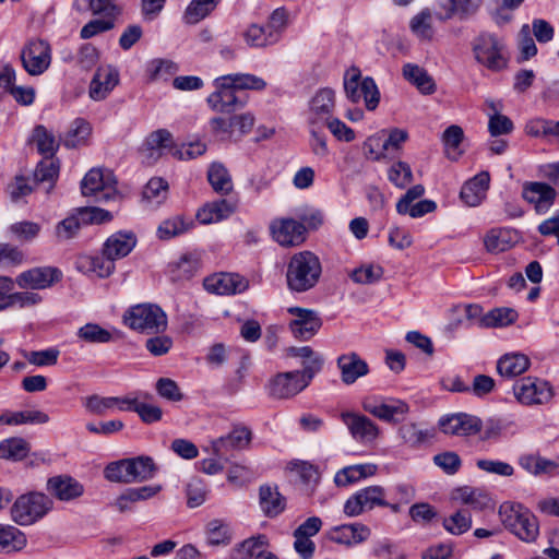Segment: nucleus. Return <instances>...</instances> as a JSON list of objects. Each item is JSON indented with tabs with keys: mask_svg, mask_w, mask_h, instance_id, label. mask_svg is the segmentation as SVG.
Wrapping results in <instances>:
<instances>
[{
	"mask_svg": "<svg viewBox=\"0 0 559 559\" xmlns=\"http://www.w3.org/2000/svg\"><path fill=\"white\" fill-rule=\"evenodd\" d=\"M321 273V262L314 253L310 251L295 253L287 265V286L292 292H307L317 285Z\"/></svg>",
	"mask_w": 559,
	"mask_h": 559,
	"instance_id": "nucleus-1",
	"label": "nucleus"
},
{
	"mask_svg": "<svg viewBox=\"0 0 559 559\" xmlns=\"http://www.w3.org/2000/svg\"><path fill=\"white\" fill-rule=\"evenodd\" d=\"M504 527L525 543H533L539 535V523L535 514L521 503L506 501L499 508Z\"/></svg>",
	"mask_w": 559,
	"mask_h": 559,
	"instance_id": "nucleus-2",
	"label": "nucleus"
},
{
	"mask_svg": "<svg viewBox=\"0 0 559 559\" xmlns=\"http://www.w3.org/2000/svg\"><path fill=\"white\" fill-rule=\"evenodd\" d=\"M475 60L490 71H501L507 68L508 53L503 38L483 32L472 44Z\"/></svg>",
	"mask_w": 559,
	"mask_h": 559,
	"instance_id": "nucleus-3",
	"label": "nucleus"
},
{
	"mask_svg": "<svg viewBox=\"0 0 559 559\" xmlns=\"http://www.w3.org/2000/svg\"><path fill=\"white\" fill-rule=\"evenodd\" d=\"M123 322L132 330L157 334L167 328V316L156 305L142 304L131 307L123 316Z\"/></svg>",
	"mask_w": 559,
	"mask_h": 559,
	"instance_id": "nucleus-4",
	"label": "nucleus"
},
{
	"mask_svg": "<svg viewBox=\"0 0 559 559\" xmlns=\"http://www.w3.org/2000/svg\"><path fill=\"white\" fill-rule=\"evenodd\" d=\"M52 500L40 492L20 496L11 508V518L19 525H32L43 519L51 509Z\"/></svg>",
	"mask_w": 559,
	"mask_h": 559,
	"instance_id": "nucleus-5",
	"label": "nucleus"
},
{
	"mask_svg": "<svg viewBox=\"0 0 559 559\" xmlns=\"http://www.w3.org/2000/svg\"><path fill=\"white\" fill-rule=\"evenodd\" d=\"M81 193L94 198L95 202H107L118 197L117 179L114 173L106 168H92L81 181Z\"/></svg>",
	"mask_w": 559,
	"mask_h": 559,
	"instance_id": "nucleus-6",
	"label": "nucleus"
},
{
	"mask_svg": "<svg viewBox=\"0 0 559 559\" xmlns=\"http://www.w3.org/2000/svg\"><path fill=\"white\" fill-rule=\"evenodd\" d=\"M344 90L346 97L352 103H359L361 99L368 110H374L380 102V92L374 80L370 76L361 79L359 69L350 68L344 75Z\"/></svg>",
	"mask_w": 559,
	"mask_h": 559,
	"instance_id": "nucleus-7",
	"label": "nucleus"
},
{
	"mask_svg": "<svg viewBox=\"0 0 559 559\" xmlns=\"http://www.w3.org/2000/svg\"><path fill=\"white\" fill-rule=\"evenodd\" d=\"M513 393L516 401L525 406L548 404L555 395L552 385L536 377H524L516 381Z\"/></svg>",
	"mask_w": 559,
	"mask_h": 559,
	"instance_id": "nucleus-8",
	"label": "nucleus"
},
{
	"mask_svg": "<svg viewBox=\"0 0 559 559\" xmlns=\"http://www.w3.org/2000/svg\"><path fill=\"white\" fill-rule=\"evenodd\" d=\"M51 59L49 43L40 38L29 39L21 51L22 66L33 76L46 72L51 64Z\"/></svg>",
	"mask_w": 559,
	"mask_h": 559,
	"instance_id": "nucleus-9",
	"label": "nucleus"
},
{
	"mask_svg": "<svg viewBox=\"0 0 559 559\" xmlns=\"http://www.w3.org/2000/svg\"><path fill=\"white\" fill-rule=\"evenodd\" d=\"M361 406L365 412L388 423H397L409 412L406 402L395 399L369 396L362 400Z\"/></svg>",
	"mask_w": 559,
	"mask_h": 559,
	"instance_id": "nucleus-10",
	"label": "nucleus"
},
{
	"mask_svg": "<svg viewBox=\"0 0 559 559\" xmlns=\"http://www.w3.org/2000/svg\"><path fill=\"white\" fill-rule=\"evenodd\" d=\"M381 486H369L356 491L344 503L343 511L349 518L358 516L376 507L389 506Z\"/></svg>",
	"mask_w": 559,
	"mask_h": 559,
	"instance_id": "nucleus-11",
	"label": "nucleus"
},
{
	"mask_svg": "<svg viewBox=\"0 0 559 559\" xmlns=\"http://www.w3.org/2000/svg\"><path fill=\"white\" fill-rule=\"evenodd\" d=\"M306 388V382L298 370L278 372L270 378L265 386L269 396L275 400L292 399Z\"/></svg>",
	"mask_w": 559,
	"mask_h": 559,
	"instance_id": "nucleus-12",
	"label": "nucleus"
},
{
	"mask_svg": "<svg viewBox=\"0 0 559 559\" xmlns=\"http://www.w3.org/2000/svg\"><path fill=\"white\" fill-rule=\"evenodd\" d=\"M215 91L209 95V106L217 112H233L242 108L247 99L237 95L236 88L228 82L222 81V76L214 80Z\"/></svg>",
	"mask_w": 559,
	"mask_h": 559,
	"instance_id": "nucleus-13",
	"label": "nucleus"
},
{
	"mask_svg": "<svg viewBox=\"0 0 559 559\" xmlns=\"http://www.w3.org/2000/svg\"><path fill=\"white\" fill-rule=\"evenodd\" d=\"M341 420L347 427L353 439L359 443H373L380 435L379 426L365 415L343 412L341 413Z\"/></svg>",
	"mask_w": 559,
	"mask_h": 559,
	"instance_id": "nucleus-14",
	"label": "nucleus"
},
{
	"mask_svg": "<svg viewBox=\"0 0 559 559\" xmlns=\"http://www.w3.org/2000/svg\"><path fill=\"white\" fill-rule=\"evenodd\" d=\"M62 272L55 266H37L20 273L15 283L23 289H46L60 282Z\"/></svg>",
	"mask_w": 559,
	"mask_h": 559,
	"instance_id": "nucleus-15",
	"label": "nucleus"
},
{
	"mask_svg": "<svg viewBox=\"0 0 559 559\" xmlns=\"http://www.w3.org/2000/svg\"><path fill=\"white\" fill-rule=\"evenodd\" d=\"M557 191L542 181H526L522 188L523 199L532 204L538 214H545L555 203Z\"/></svg>",
	"mask_w": 559,
	"mask_h": 559,
	"instance_id": "nucleus-16",
	"label": "nucleus"
},
{
	"mask_svg": "<svg viewBox=\"0 0 559 559\" xmlns=\"http://www.w3.org/2000/svg\"><path fill=\"white\" fill-rule=\"evenodd\" d=\"M274 240L283 247H296L306 240V227L293 218L275 219L271 223Z\"/></svg>",
	"mask_w": 559,
	"mask_h": 559,
	"instance_id": "nucleus-17",
	"label": "nucleus"
},
{
	"mask_svg": "<svg viewBox=\"0 0 559 559\" xmlns=\"http://www.w3.org/2000/svg\"><path fill=\"white\" fill-rule=\"evenodd\" d=\"M288 312L295 317L289 324L290 331L299 340H310L322 325L321 319L313 310L294 307L289 308Z\"/></svg>",
	"mask_w": 559,
	"mask_h": 559,
	"instance_id": "nucleus-18",
	"label": "nucleus"
},
{
	"mask_svg": "<svg viewBox=\"0 0 559 559\" xmlns=\"http://www.w3.org/2000/svg\"><path fill=\"white\" fill-rule=\"evenodd\" d=\"M252 439L251 430L245 426H236L224 437H219L211 442L212 450L217 459L227 460L230 451L242 450L249 445Z\"/></svg>",
	"mask_w": 559,
	"mask_h": 559,
	"instance_id": "nucleus-19",
	"label": "nucleus"
},
{
	"mask_svg": "<svg viewBox=\"0 0 559 559\" xmlns=\"http://www.w3.org/2000/svg\"><path fill=\"white\" fill-rule=\"evenodd\" d=\"M439 427L445 435L466 437L480 431L481 420L473 415L457 413L441 417Z\"/></svg>",
	"mask_w": 559,
	"mask_h": 559,
	"instance_id": "nucleus-20",
	"label": "nucleus"
},
{
	"mask_svg": "<svg viewBox=\"0 0 559 559\" xmlns=\"http://www.w3.org/2000/svg\"><path fill=\"white\" fill-rule=\"evenodd\" d=\"M335 107V92L332 88H320L311 98L308 123L325 126V121L332 118Z\"/></svg>",
	"mask_w": 559,
	"mask_h": 559,
	"instance_id": "nucleus-21",
	"label": "nucleus"
},
{
	"mask_svg": "<svg viewBox=\"0 0 559 559\" xmlns=\"http://www.w3.org/2000/svg\"><path fill=\"white\" fill-rule=\"evenodd\" d=\"M204 288L217 295H233L245 292L248 282L242 276L234 273H219L204 280Z\"/></svg>",
	"mask_w": 559,
	"mask_h": 559,
	"instance_id": "nucleus-22",
	"label": "nucleus"
},
{
	"mask_svg": "<svg viewBox=\"0 0 559 559\" xmlns=\"http://www.w3.org/2000/svg\"><path fill=\"white\" fill-rule=\"evenodd\" d=\"M370 535V528L362 523L334 526L326 533L329 540L347 547L364 543Z\"/></svg>",
	"mask_w": 559,
	"mask_h": 559,
	"instance_id": "nucleus-23",
	"label": "nucleus"
},
{
	"mask_svg": "<svg viewBox=\"0 0 559 559\" xmlns=\"http://www.w3.org/2000/svg\"><path fill=\"white\" fill-rule=\"evenodd\" d=\"M119 83V71L112 66L99 67L90 85V96L103 100Z\"/></svg>",
	"mask_w": 559,
	"mask_h": 559,
	"instance_id": "nucleus-24",
	"label": "nucleus"
},
{
	"mask_svg": "<svg viewBox=\"0 0 559 559\" xmlns=\"http://www.w3.org/2000/svg\"><path fill=\"white\" fill-rule=\"evenodd\" d=\"M341 380L349 385L369 373V366L357 353L343 354L337 358Z\"/></svg>",
	"mask_w": 559,
	"mask_h": 559,
	"instance_id": "nucleus-25",
	"label": "nucleus"
},
{
	"mask_svg": "<svg viewBox=\"0 0 559 559\" xmlns=\"http://www.w3.org/2000/svg\"><path fill=\"white\" fill-rule=\"evenodd\" d=\"M237 203L227 199H218L209 203H205L197 212V219L201 224H213L228 218L235 213Z\"/></svg>",
	"mask_w": 559,
	"mask_h": 559,
	"instance_id": "nucleus-26",
	"label": "nucleus"
},
{
	"mask_svg": "<svg viewBox=\"0 0 559 559\" xmlns=\"http://www.w3.org/2000/svg\"><path fill=\"white\" fill-rule=\"evenodd\" d=\"M490 176L481 171L466 181L460 192L462 201L468 206H477L484 200L489 188Z\"/></svg>",
	"mask_w": 559,
	"mask_h": 559,
	"instance_id": "nucleus-27",
	"label": "nucleus"
},
{
	"mask_svg": "<svg viewBox=\"0 0 559 559\" xmlns=\"http://www.w3.org/2000/svg\"><path fill=\"white\" fill-rule=\"evenodd\" d=\"M47 490L61 501L75 499L83 493V486L74 478L66 475L55 476L48 479Z\"/></svg>",
	"mask_w": 559,
	"mask_h": 559,
	"instance_id": "nucleus-28",
	"label": "nucleus"
},
{
	"mask_svg": "<svg viewBox=\"0 0 559 559\" xmlns=\"http://www.w3.org/2000/svg\"><path fill=\"white\" fill-rule=\"evenodd\" d=\"M136 245V237L131 231H118L105 242L103 252L110 259H121L128 255Z\"/></svg>",
	"mask_w": 559,
	"mask_h": 559,
	"instance_id": "nucleus-29",
	"label": "nucleus"
},
{
	"mask_svg": "<svg viewBox=\"0 0 559 559\" xmlns=\"http://www.w3.org/2000/svg\"><path fill=\"white\" fill-rule=\"evenodd\" d=\"M403 78L424 95H431L437 86L433 78L426 69L415 63H405L402 69Z\"/></svg>",
	"mask_w": 559,
	"mask_h": 559,
	"instance_id": "nucleus-30",
	"label": "nucleus"
},
{
	"mask_svg": "<svg viewBox=\"0 0 559 559\" xmlns=\"http://www.w3.org/2000/svg\"><path fill=\"white\" fill-rule=\"evenodd\" d=\"M259 502L263 513L269 518L277 516L286 508V499L281 495L276 486H261L259 489Z\"/></svg>",
	"mask_w": 559,
	"mask_h": 559,
	"instance_id": "nucleus-31",
	"label": "nucleus"
},
{
	"mask_svg": "<svg viewBox=\"0 0 559 559\" xmlns=\"http://www.w3.org/2000/svg\"><path fill=\"white\" fill-rule=\"evenodd\" d=\"M452 499L471 506L475 510H484L491 506V498L487 491L469 486L459 487L452 491Z\"/></svg>",
	"mask_w": 559,
	"mask_h": 559,
	"instance_id": "nucleus-32",
	"label": "nucleus"
},
{
	"mask_svg": "<svg viewBox=\"0 0 559 559\" xmlns=\"http://www.w3.org/2000/svg\"><path fill=\"white\" fill-rule=\"evenodd\" d=\"M531 362L527 356L519 353L503 355L497 362V371L501 377L514 378L524 373Z\"/></svg>",
	"mask_w": 559,
	"mask_h": 559,
	"instance_id": "nucleus-33",
	"label": "nucleus"
},
{
	"mask_svg": "<svg viewBox=\"0 0 559 559\" xmlns=\"http://www.w3.org/2000/svg\"><path fill=\"white\" fill-rule=\"evenodd\" d=\"M377 472L374 464H356L340 469L334 476V483L337 487H346L357 483L360 479L373 476Z\"/></svg>",
	"mask_w": 559,
	"mask_h": 559,
	"instance_id": "nucleus-34",
	"label": "nucleus"
},
{
	"mask_svg": "<svg viewBox=\"0 0 559 559\" xmlns=\"http://www.w3.org/2000/svg\"><path fill=\"white\" fill-rule=\"evenodd\" d=\"M519 464L523 469L535 476L559 474V464L556 461L537 454L522 455L519 459Z\"/></svg>",
	"mask_w": 559,
	"mask_h": 559,
	"instance_id": "nucleus-35",
	"label": "nucleus"
},
{
	"mask_svg": "<svg viewBox=\"0 0 559 559\" xmlns=\"http://www.w3.org/2000/svg\"><path fill=\"white\" fill-rule=\"evenodd\" d=\"M207 180L213 190L221 195H227L234 190L231 176L222 163L215 162L210 165Z\"/></svg>",
	"mask_w": 559,
	"mask_h": 559,
	"instance_id": "nucleus-36",
	"label": "nucleus"
},
{
	"mask_svg": "<svg viewBox=\"0 0 559 559\" xmlns=\"http://www.w3.org/2000/svg\"><path fill=\"white\" fill-rule=\"evenodd\" d=\"M200 266L199 259L192 253H186L178 261L168 264V274L173 282L191 278Z\"/></svg>",
	"mask_w": 559,
	"mask_h": 559,
	"instance_id": "nucleus-37",
	"label": "nucleus"
},
{
	"mask_svg": "<svg viewBox=\"0 0 559 559\" xmlns=\"http://www.w3.org/2000/svg\"><path fill=\"white\" fill-rule=\"evenodd\" d=\"M397 433L402 442L411 448H419L435 436L432 430L421 429L415 423L401 425Z\"/></svg>",
	"mask_w": 559,
	"mask_h": 559,
	"instance_id": "nucleus-38",
	"label": "nucleus"
},
{
	"mask_svg": "<svg viewBox=\"0 0 559 559\" xmlns=\"http://www.w3.org/2000/svg\"><path fill=\"white\" fill-rule=\"evenodd\" d=\"M516 241V234L510 229H491L485 237V247L489 252L508 250Z\"/></svg>",
	"mask_w": 559,
	"mask_h": 559,
	"instance_id": "nucleus-39",
	"label": "nucleus"
},
{
	"mask_svg": "<svg viewBox=\"0 0 559 559\" xmlns=\"http://www.w3.org/2000/svg\"><path fill=\"white\" fill-rule=\"evenodd\" d=\"M26 536L17 527L0 524V551H19L26 546Z\"/></svg>",
	"mask_w": 559,
	"mask_h": 559,
	"instance_id": "nucleus-40",
	"label": "nucleus"
},
{
	"mask_svg": "<svg viewBox=\"0 0 559 559\" xmlns=\"http://www.w3.org/2000/svg\"><path fill=\"white\" fill-rule=\"evenodd\" d=\"M171 133L165 129H159L152 132L145 141V151H147L148 158H158L164 150L175 148L173 145Z\"/></svg>",
	"mask_w": 559,
	"mask_h": 559,
	"instance_id": "nucleus-41",
	"label": "nucleus"
},
{
	"mask_svg": "<svg viewBox=\"0 0 559 559\" xmlns=\"http://www.w3.org/2000/svg\"><path fill=\"white\" fill-rule=\"evenodd\" d=\"M193 226L192 221H186L183 216L177 215L163 221L157 228V236L160 240H168L185 234Z\"/></svg>",
	"mask_w": 559,
	"mask_h": 559,
	"instance_id": "nucleus-42",
	"label": "nucleus"
},
{
	"mask_svg": "<svg viewBox=\"0 0 559 559\" xmlns=\"http://www.w3.org/2000/svg\"><path fill=\"white\" fill-rule=\"evenodd\" d=\"M222 0H192L185 11L187 24H197L210 15Z\"/></svg>",
	"mask_w": 559,
	"mask_h": 559,
	"instance_id": "nucleus-43",
	"label": "nucleus"
},
{
	"mask_svg": "<svg viewBox=\"0 0 559 559\" xmlns=\"http://www.w3.org/2000/svg\"><path fill=\"white\" fill-rule=\"evenodd\" d=\"M32 141L36 144L38 152L46 157H52L59 147V142L52 132L41 124L34 128Z\"/></svg>",
	"mask_w": 559,
	"mask_h": 559,
	"instance_id": "nucleus-44",
	"label": "nucleus"
},
{
	"mask_svg": "<svg viewBox=\"0 0 559 559\" xmlns=\"http://www.w3.org/2000/svg\"><path fill=\"white\" fill-rule=\"evenodd\" d=\"M518 312L512 308L501 307L490 310L480 318V326L497 328L512 324L518 319Z\"/></svg>",
	"mask_w": 559,
	"mask_h": 559,
	"instance_id": "nucleus-45",
	"label": "nucleus"
},
{
	"mask_svg": "<svg viewBox=\"0 0 559 559\" xmlns=\"http://www.w3.org/2000/svg\"><path fill=\"white\" fill-rule=\"evenodd\" d=\"M222 81H228L236 88V91H262L266 86V82L262 78L249 73H234L223 75Z\"/></svg>",
	"mask_w": 559,
	"mask_h": 559,
	"instance_id": "nucleus-46",
	"label": "nucleus"
},
{
	"mask_svg": "<svg viewBox=\"0 0 559 559\" xmlns=\"http://www.w3.org/2000/svg\"><path fill=\"white\" fill-rule=\"evenodd\" d=\"M29 452V444L22 438H10L0 443V459L20 461Z\"/></svg>",
	"mask_w": 559,
	"mask_h": 559,
	"instance_id": "nucleus-47",
	"label": "nucleus"
},
{
	"mask_svg": "<svg viewBox=\"0 0 559 559\" xmlns=\"http://www.w3.org/2000/svg\"><path fill=\"white\" fill-rule=\"evenodd\" d=\"M130 464L133 483L148 480L153 478L156 473V465L150 456L142 455L130 459Z\"/></svg>",
	"mask_w": 559,
	"mask_h": 559,
	"instance_id": "nucleus-48",
	"label": "nucleus"
},
{
	"mask_svg": "<svg viewBox=\"0 0 559 559\" xmlns=\"http://www.w3.org/2000/svg\"><path fill=\"white\" fill-rule=\"evenodd\" d=\"M267 546V538L265 535L259 534L251 536L240 543L236 548L237 555L240 559H248L257 557L259 554H266L265 547Z\"/></svg>",
	"mask_w": 559,
	"mask_h": 559,
	"instance_id": "nucleus-49",
	"label": "nucleus"
},
{
	"mask_svg": "<svg viewBox=\"0 0 559 559\" xmlns=\"http://www.w3.org/2000/svg\"><path fill=\"white\" fill-rule=\"evenodd\" d=\"M105 478L109 481L131 484L133 483V478H131V464L130 459H123L117 462L109 463L105 471Z\"/></svg>",
	"mask_w": 559,
	"mask_h": 559,
	"instance_id": "nucleus-50",
	"label": "nucleus"
},
{
	"mask_svg": "<svg viewBox=\"0 0 559 559\" xmlns=\"http://www.w3.org/2000/svg\"><path fill=\"white\" fill-rule=\"evenodd\" d=\"M443 527L452 535H462L472 527V515L467 510H459L443 520Z\"/></svg>",
	"mask_w": 559,
	"mask_h": 559,
	"instance_id": "nucleus-51",
	"label": "nucleus"
},
{
	"mask_svg": "<svg viewBox=\"0 0 559 559\" xmlns=\"http://www.w3.org/2000/svg\"><path fill=\"white\" fill-rule=\"evenodd\" d=\"M168 193V183L163 178H152L143 190V199L151 204L158 205L164 202Z\"/></svg>",
	"mask_w": 559,
	"mask_h": 559,
	"instance_id": "nucleus-52",
	"label": "nucleus"
},
{
	"mask_svg": "<svg viewBox=\"0 0 559 559\" xmlns=\"http://www.w3.org/2000/svg\"><path fill=\"white\" fill-rule=\"evenodd\" d=\"M207 487L200 477H192L187 484V504L189 508H197L204 503L207 496Z\"/></svg>",
	"mask_w": 559,
	"mask_h": 559,
	"instance_id": "nucleus-53",
	"label": "nucleus"
},
{
	"mask_svg": "<svg viewBox=\"0 0 559 559\" xmlns=\"http://www.w3.org/2000/svg\"><path fill=\"white\" fill-rule=\"evenodd\" d=\"M78 337L86 343H108L112 335L96 323H86L78 330Z\"/></svg>",
	"mask_w": 559,
	"mask_h": 559,
	"instance_id": "nucleus-54",
	"label": "nucleus"
},
{
	"mask_svg": "<svg viewBox=\"0 0 559 559\" xmlns=\"http://www.w3.org/2000/svg\"><path fill=\"white\" fill-rule=\"evenodd\" d=\"M59 355L60 350L56 347L23 353L24 358L36 367L55 366L58 362Z\"/></svg>",
	"mask_w": 559,
	"mask_h": 559,
	"instance_id": "nucleus-55",
	"label": "nucleus"
},
{
	"mask_svg": "<svg viewBox=\"0 0 559 559\" xmlns=\"http://www.w3.org/2000/svg\"><path fill=\"white\" fill-rule=\"evenodd\" d=\"M288 14L284 8H278L272 12L265 28L269 33V40L277 43L281 34L287 26Z\"/></svg>",
	"mask_w": 559,
	"mask_h": 559,
	"instance_id": "nucleus-56",
	"label": "nucleus"
},
{
	"mask_svg": "<svg viewBox=\"0 0 559 559\" xmlns=\"http://www.w3.org/2000/svg\"><path fill=\"white\" fill-rule=\"evenodd\" d=\"M388 179L396 188L404 189L413 181V171L407 163L400 160L389 168Z\"/></svg>",
	"mask_w": 559,
	"mask_h": 559,
	"instance_id": "nucleus-57",
	"label": "nucleus"
},
{
	"mask_svg": "<svg viewBox=\"0 0 559 559\" xmlns=\"http://www.w3.org/2000/svg\"><path fill=\"white\" fill-rule=\"evenodd\" d=\"M383 276V269L380 265L374 264H366L360 267L355 269L350 273V278L357 283L362 285H369L378 283Z\"/></svg>",
	"mask_w": 559,
	"mask_h": 559,
	"instance_id": "nucleus-58",
	"label": "nucleus"
},
{
	"mask_svg": "<svg viewBox=\"0 0 559 559\" xmlns=\"http://www.w3.org/2000/svg\"><path fill=\"white\" fill-rule=\"evenodd\" d=\"M242 36L247 45L250 47L263 48L275 44V41L269 40V33L265 26L258 24L249 25Z\"/></svg>",
	"mask_w": 559,
	"mask_h": 559,
	"instance_id": "nucleus-59",
	"label": "nucleus"
},
{
	"mask_svg": "<svg viewBox=\"0 0 559 559\" xmlns=\"http://www.w3.org/2000/svg\"><path fill=\"white\" fill-rule=\"evenodd\" d=\"M411 31L420 39H431L433 31L431 25V13L424 10L416 14L409 23Z\"/></svg>",
	"mask_w": 559,
	"mask_h": 559,
	"instance_id": "nucleus-60",
	"label": "nucleus"
},
{
	"mask_svg": "<svg viewBox=\"0 0 559 559\" xmlns=\"http://www.w3.org/2000/svg\"><path fill=\"white\" fill-rule=\"evenodd\" d=\"M59 175V165L50 157H46L39 162L35 171L34 178L38 182H49V188H52Z\"/></svg>",
	"mask_w": 559,
	"mask_h": 559,
	"instance_id": "nucleus-61",
	"label": "nucleus"
},
{
	"mask_svg": "<svg viewBox=\"0 0 559 559\" xmlns=\"http://www.w3.org/2000/svg\"><path fill=\"white\" fill-rule=\"evenodd\" d=\"M117 402V396L91 395L86 397L84 406L90 413L103 416L116 408Z\"/></svg>",
	"mask_w": 559,
	"mask_h": 559,
	"instance_id": "nucleus-62",
	"label": "nucleus"
},
{
	"mask_svg": "<svg viewBox=\"0 0 559 559\" xmlns=\"http://www.w3.org/2000/svg\"><path fill=\"white\" fill-rule=\"evenodd\" d=\"M90 133V123L83 119H75L73 122V128L69 131L66 139L63 140V144L69 148L76 147L85 141Z\"/></svg>",
	"mask_w": 559,
	"mask_h": 559,
	"instance_id": "nucleus-63",
	"label": "nucleus"
},
{
	"mask_svg": "<svg viewBox=\"0 0 559 559\" xmlns=\"http://www.w3.org/2000/svg\"><path fill=\"white\" fill-rule=\"evenodd\" d=\"M82 225L84 224L76 212L58 223L56 226V236L59 240L71 239L76 235Z\"/></svg>",
	"mask_w": 559,
	"mask_h": 559,
	"instance_id": "nucleus-64",
	"label": "nucleus"
}]
</instances>
